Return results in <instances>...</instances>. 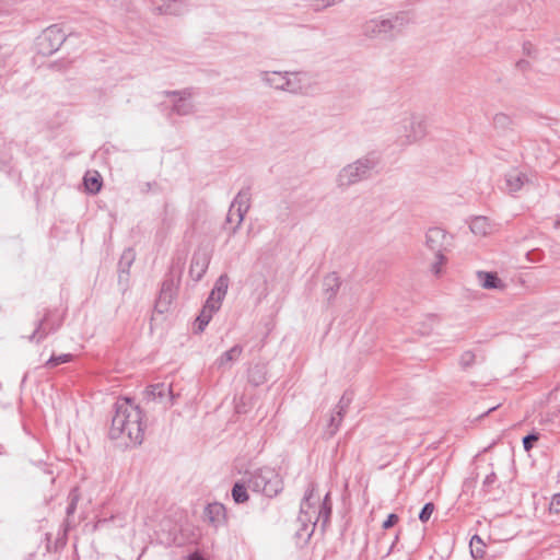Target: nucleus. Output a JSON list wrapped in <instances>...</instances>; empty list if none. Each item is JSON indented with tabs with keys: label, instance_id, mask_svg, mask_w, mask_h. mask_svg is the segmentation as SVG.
I'll use <instances>...</instances> for the list:
<instances>
[{
	"label": "nucleus",
	"instance_id": "nucleus-23",
	"mask_svg": "<svg viewBox=\"0 0 560 560\" xmlns=\"http://www.w3.org/2000/svg\"><path fill=\"white\" fill-rule=\"evenodd\" d=\"M331 510H332V503L330 500V494L327 493L323 499V502L320 504V508H319V511L317 513V517L315 521L316 524L318 522H320V526L323 529H325V527L327 526V524L330 521Z\"/></svg>",
	"mask_w": 560,
	"mask_h": 560
},
{
	"label": "nucleus",
	"instance_id": "nucleus-47",
	"mask_svg": "<svg viewBox=\"0 0 560 560\" xmlns=\"http://www.w3.org/2000/svg\"><path fill=\"white\" fill-rule=\"evenodd\" d=\"M234 217H236L235 209H232V207H230L226 215V222L232 223L235 220Z\"/></svg>",
	"mask_w": 560,
	"mask_h": 560
},
{
	"label": "nucleus",
	"instance_id": "nucleus-7",
	"mask_svg": "<svg viewBox=\"0 0 560 560\" xmlns=\"http://www.w3.org/2000/svg\"><path fill=\"white\" fill-rule=\"evenodd\" d=\"M397 142L400 145H408L420 139L427 133V124L423 119L416 116L405 117L397 126Z\"/></svg>",
	"mask_w": 560,
	"mask_h": 560
},
{
	"label": "nucleus",
	"instance_id": "nucleus-41",
	"mask_svg": "<svg viewBox=\"0 0 560 560\" xmlns=\"http://www.w3.org/2000/svg\"><path fill=\"white\" fill-rule=\"evenodd\" d=\"M351 401H352V395L350 393L346 392L341 396V398L337 405V408H339L341 410H347L348 407L350 406Z\"/></svg>",
	"mask_w": 560,
	"mask_h": 560
},
{
	"label": "nucleus",
	"instance_id": "nucleus-13",
	"mask_svg": "<svg viewBox=\"0 0 560 560\" xmlns=\"http://www.w3.org/2000/svg\"><path fill=\"white\" fill-rule=\"evenodd\" d=\"M50 315H51V312L47 310L44 317L37 320L34 331L28 337L30 341H35V342L39 343L49 334L55 332L59 328L60 323H57V324L51 323Z\"/></svg>",
	"mask_w": 560,
	"mask_h": 560
},
{
	"label": "nucleus",
	"instance_id": "nucleus-53",
	"mask_svg": "<svg viewBox=\"0 0 560 560\" xmlns=\"http://www.w3.org/2000/svg\"><path fill=\"white\" fill-rule=\"evenodd\" d=\"M555 228H556V229L560 228V220H558V221H556V222H555Z\"/></svg>",
	"mask_w": 560,
	"mask_h": 560
},
{
	"label": "nucleus",
	"instance_id": "nucleus-43",
	"mask_svg": "<svg viewBox=\"0 0 560 560\" xmlns=\"http://www.w3.org/2000/svg\"><path fill=\"white\" fill-rule=\"evenodd\" d=\"M398 521H399L398 515L395 513H390V514H388L387 518L383 522L382 527L384 529H389L393 526H395L398 523Z\"/></svg>",
	"mask_w": 560,
	"mask_h": 560
},
{
	"label": "nucleus",
	"instance_id": "nucleus-35",
	"mask_svg": "<svg viewBox=\"0 0 560 560\" xmlns=\"http://www.w3.org/2000/svg\"><path fill=\"white\" fill-rule=\"evenodd\" d=\"M476 362V354L471 350L464 351L459 358V365L462 369L467 370Z\"/></svg>",
	"mask_w": 560,
	"mask_h": 560
},
{
	"label": "nucleus",
	"instance_id": "nucleus-9",
	"mask_svg": "<svg viewBox=\"0 0 560 560\" xmlns=\"http://www.w3.org/2000/svg\"><path fill=\"white\" fill-rule=\"evenodd\" d=\"M166 96L174 97L175 101L172 106V113L186 116L195 112V105L190 102L194 96V90L188 88L180 91H165Z\"/></svg>",
	"mask_w": 560,
	"mask_h": 560
},
{
	"label": "nucleus",
	"instance_id": "nucleus-26",
	"mask_svg": "<svg viewBox=\"0 0 560 560\" xmlns=\"http://www.w3.org/2000/svg\"><path fill=\"white\" fill-rule=\"evenodd\" d=\"M248 382L254 386H259L266 382L265 364H255L248 369Z\"/></svg>",
	"mask_w": 560,
	"mask_h": 560
},
{
	"label": "nucleus",
	"instance_id": "nucleus-46",
	"mask_svg": "<svg viewBox=\"0 0 560 560\" xmlns=\"http://www.w3.org/2000/svg\"><path fill=\"white\" fill-rule=\"evenodd\" d=\"M158 183L156 182H147L143 184V187H142V191L143 192H148V191H151V190H155L158 188Z\"/></svg>",
	"mask_w": 560,
	"mask_h": 560
},
{
	"label": "nucleus",
	"instance_id": "nucleus-48",
	"mask_svg": "<svg viewBox=\"0 0 560 560\" xmlns=\"http://www.w3.org/2000/svg\"><path fill=\"white\" fill-rule=\"evenodd\" d=\"M347 410H341L339 408L336 407L334 413L338 416V421H342L345 415H346Z\"/></svg>",
	"mask_w": 560,
	"mask_h": 560
},
{
	"label": "nucleus",
	"instance_id": "nucleus-29",
	"mask_svg": "<svg viewBox=\"0 0 560 560\" xmlns=\"http://www.w3.org/2000/svg\"><path fill=\"white\" fill-rule=\"evenodd\" d=\"M470 553L474 559H482L486 551V545L483 540L478 536L474 535L469 542Z\"/></svg>",
	"mask_w": 560,
	"mask_h": 560
},
{
	"label": "nucleus",
	"instance_id": "nucleus-36",
	"mask_svg": "<svg viewBox=\"0 0 560 560\" xmlns=\"http://www.w3.org/2000/svg\"><path fill=\"white\" fill-rule=\"evenodd\" d=\"M493 125L495 128L505 129L511 125V118L503 113H499L493 117Z\"/></svg>",
	"mask_w": 560,
	"mask_h": 560
},
{
	"label": "nucleus",
	"instance_id": "nucleus-52",
	"mask_svg": "<svg viewBox=\"0 0 560 560\" xmlns=\"http://www.w3.org/2000/svg\"><path fill=\"white\" fill-rule=\"evenodd\" d=\"M7 12H9V9H8V8H2V7L0 5V14H2V13H7Z\"/></svg>",
	"mask_w": 560,
	"mask_h": 560
},
{
	"label": "nucleus",
	"instance_id": "nucleus-45",
	"mask_svg": "<svg viewBox=\"0 0 560 560\" xmlns=\"http://www.w3.org/2000/svg\"><path fill=\"white\" fill-rule=\"evenodd\" d=\"M336 0H313L315 10L319 11L335 4Z\"/></svg>",
	"mask_w": 560,
	"mask_h": 560
},
{
	"label": "nucleus",
	"instance_id": "nucleus-28",
	"mask_svg": "<svg viewBox=\"0 0 560 560\" xmlns=\"http://www.w3.org/2000/svg\"><path fill=\"white\" fill-rule=\"evenodd\" d=\"M208 260L205 256H194L190 265V273L194 276L196 272V279L200 280L206 272Z\"/></svg>",
	"mask_w": 560,
	"mask_h": 560
},
{
	"label": "nucleus",
	"instance_id": "nucleus-10",
	"mask_svg": "<svg viewBox=\"0 0 560 560\" xmlns=\"http://www.w3.org/2000/svg\"><path fill=\"white\" fill-rule=\"evenodd\" d=\"M178 282L172 275H167L162 282L161 290L155 302V310L159 313H165L177 294Z\"/></svg>",
	"mask_w": 560,
	"mask_h": 560
},
{
	"label": "nucleus",
	"instance_id": "nucleus-4",
	"mask_svg": "<svg viewBox=\"0 0 560 560\" xmlns=\"http://www.w3.org/2000/svg\"><path fill=\"white\" fill-rule=\"evenodd\" d=\"M407 22L404 13L388 19H372L363 24L362 32L369 38H392L401 31Z\"/></svg>",
	"mask_w": 560,
	"mask_h": 560
},
{
	"label": "nucleus",
	"instance_id": "nucleus-2",
	"mask_svg": "<svg viewBox=\"0 0 560 560\" xmlns=\"http://www.w3.org/2000/svg\"><path fill=\"white\" fill-rule=\"evenodd\" d=\"M376 165L377 160L370 154L345 165L336 177L337 186L345 189L369 179Z\"/></svg>",
	"mask_w": 560,
	"mask_h": 560
},
{
	"label": "nucleus",
	"instance_id": "nucleus-21",
	"mask_svg": "<svg viewBox=\"0 0 560 560\" xmlns=\"http://www.w3.org/2000/svg\"><path fill=\"white\" fill-rule=\"evenodd\" d=\"M135 260V254L132 249L124 250L118 261V279L119 282L127 281L129 275V268Z\"/></svg>",
	"mask_w": 560,
	"mask_h": 560
},
{
	"label": "nucleus",
	"instance_id": "nucleus-25",
	"mask_svg": "<svg viewBox=\"0 0 560 560\" xmlns=\"http://www.w3.org/2000/svg\"><path fill=\"white\" fill-rule=\"evenodd\" d=\"M242 351L243 348L238 345H235L230 350L223 352L215 362L218 368L224 369L226 366H231L232 362L242 354Z\"/></svg>",
	"mask_w": 560,
	"mask_h": 560
},
{
	"label": "nucleus",
	"instance_id": "nucleus-20",
	"mask_svg": "<svg viewBox=\"0 0 560 560\" xmlns=\"http://www.w3.org/2000/svg\"><path fill=\"white\" fill-rule=\"evenodd\" d=\"M205 515L207 520L214 526H218L225 520V508L219 502L207 505Z\"/></svg>",
	"mask_w": 560,
	"mask_h": 560
},
{
	"label": "nucleus",
	"instance_id": "nucleus-34",
	"mask_svg": "<svg viewBox=\"0 0 560 560\" xmlns=\"http://www.w3.org/2000/svg\"><path fill=\"white\" fill-rule=\"evenodd\" d=\"M298 75H287L285 84H283L282 91H287L290 93H298L301 91L302 86L300 81L296 79Z\"/></svg>",
	"mask_w": 560,
	"mask_h": 560
},
{
	"label": "nucleus",
	"instance_id": "nucleus-1",
	"mask_svg": "<svg viewBox=\"0 0 560 560\" xmlns=\"http://www.w3.org/2000/svg\"><path fill=\"white\" fill-rule=\"evenodd\" d=\"M114 409L109 438L120 440L125 445L141 444L144 431L141 409L126 397L117 399Z\"/></svg>",
	"mask_w": 560,
	"mask_h": 560
},
{
	"label": "nucleus",
	"instance_id": "nucleus-8",
	"mask_svg": "<svg viewBox=\"0 0 560 560\" xmlns=\"http://www.w3.org/2000/svg\"><path fill=\"white\" fill-rule=\"evenodd\" d=\"M67 35L61 26L54 24L42 32L36 39L38 54L50 56L65 43Z\"/></svg>",
	"mask_w": 560,
	"mask_h": 560
},
{
	"label": "nucleus",
	"instance_id": "nucleus-50",
	"mask_svg": "<svg viewBox=\"0 0 560 560\" xmlns=\"http://www.w3.org/2000/svg\"><path fill=\"white\" fill-rule=\"evenodd\" d=\"M499 406H493V407H490L485 413H482L480 417H485L487 415H489L490 412H492L493 410H495Z\"/></svg>",
	"mask_w": 560,
	"mask_h": 560
},
{
	"label": "nucleus",
	"instance_id": "nucleus-49",
	"mask_svg": "<svg viewBox=\"0 0 560 560\" xmlns=\"http://www.w3.org/2000/svg\"><path fill=\"white\" fill-rule=\"evenodd\" d=\"M517 67L522 70H525L528 67V62L525 60H521L517 62Z\"/></svg>",
	"mask_w": 560,
	"mask_h": 560
},
{
	"label": "nucleus",
	"instance_id": "nucleus-31",
	"mask_svg": "<svg viewBox=\"0 0 560 560\" xmlns=\"http://www.w3.org/2000/svg\"><path fill=\"white\" fill-rule=\"evenodd\" d=\"M84 185L89 192L96 194L102 188V178L97 172L94 175L84 177Z\"/></svg>",
	"mask_w": 560,
	"mask_h": 560
},
{
	"label": "nucleus",
	"instance_id": "nucleus-16",
	"mask_svg": "<svg viewBox=\"0 0 560 560\" xmlns=\"http://www.w3.org/2000/svg\"><path fill=\"white\" fill-rule=\"evenodd\" d=\"M505 190L510 194L517 192L523 186L528 183V177L525 173L513 170L505 174Z\"/></svg>",
	"mask_w": 560,
	"mask_h": 560
},
{
	"label": "nucleus",
	"instance_id": "nucleus-51",
	"mask_svg": "<svg viewBox=\"0 0 560 560\" xmlns=\"http://www.w3.org/2000/svg\"><path fill=\"white\" fill-rule=\"evenodd\" d=\"M548 400H549V402H551V401H553V400H557V395H556V393H550Z\"/></svg>",
	"mask_w": 560,
	"mask_h": 560
},
{
	"label": "nucleus",
	"instance_id": "nucleus-30",
	"mask_svg": "<svg viewBox=\"0 0 560 560\" xmlns=\"http://www.w3.org/2000/svg\"><path fill=\"white\" fill-rule=\"evenodd\" d=\"M80 491H79V488H73L70 490L69 494H68V506L66 509V513H67V518H66V524L69 525V518L71 515L74 514L75 510H77V505H78V502L80 500Z\"/></svg>",
	"mask_w": 560,
	"mask_h": 560
},
{
	"label": "nucleus",
	"instance_id": "nucleus-17",
	"mask_svg": "<svg viewBox=\"0 0 560 560\" xmlns=\"http://www.w3.org/2000/svg\"><path fill=\"white\" fill-rule=\"evenodd\" d=\"M260 79L268 86L273 88L276 90H281L283 84H285L287 75H299L298 72H278V71H261Z\"/></svg>",
	"mask_w": 560,
	"mask_h": 560
},
{
	"label": "nucleus",
	"instance_id": "nucleus-22",
	"mask_svg": "<svg viewBox=\"0 0 560 560\" xmlns=\"http://www.w3.org/2000/svg\"><path fill=\"white\" fill-rule=\"evenodd\" d=\"M477 277L485 289H503L504 284L495 272L478 271Z\"/></svg>",
	"mask_w": 560,
	"mask_h": 560
},
{
	"label": "nucleus",
	"instance_id": "nucleus-24",
	"mask_svg": "<svg viewBox=\"0 0 560 560\" xmlns=\"http://www.w3.org/2000/svg\"><path fill=\"white\" fill-rule=\"evenodd\" d=\"M248 489L249 488L247 487V479L244 476L241 480L236 481L232 488L231 494L234 502L241 504L248 501Z\"/></svg>",
	"mask_w": 560,
	"mask_h": 560
},
{
	"label": "nucleus",
	"instance_id": "nucleus-19",
	"mask_svg": "<svg viewBox=\"0 0 560 560\" xmlns=\"http://www.w3.org/2000/svg\"><path fill=\"white\" fill-rule=\"evenodd\" d=\"M229 283H230V279L228 277V275H221L215 283H214V287L212 289V291L210 292V295L208 299H213V302L215 304H219V306H221V303L228 292V288H229Z\"/></svg>",
	"mask_w": 560,
	"mask_h": 560
},
{
	"label": "nucleus",
	"instance_id": "nucleus-39",
	"mask_svg": "<svg viewBox=\"0 0 560 560\" xmlns=\"http://www.w3.org/2000/svg\"><path fill=\"white\" fill-rule=\"evenodd\" d=\"M433 511H434V504L432 502L425 503L419 513V520L422 523L428 522L430 520Z\"/></svg>",
	"mask_w": 560,
	"mask_h": 560
},
{
	"label": "nucleus",
	"instance_id": "nucleus-42",
	"mask_svg": "<svg viewBox=\"0 0 560 560\" xmlns=\"http://www.w3.org/2000/svg\"><path fill=\"white\" fill-rule=\"evenodd\" d=\"M341 422L342 421H338V416L332 412L328 424L329 435H334L338 431Z\"/></svg>",
	"mask_w": 560,
	"mask_h": 560
},
{
	"label": "nucleus",
	"instance_id": "nucleus-37",
	"mask_svg": "<svg viewBox=\"0 0 560 560\" xmlns=\"http://www.w3.org/2000/svg\"><path fill=\"white\" fill-rule=\"evenodd\" d=\"M539 440L537 432H532L523 438V447L526 452H529L534 444Z\"/></svg>",
	"mask_w": 560,
	"mask_h": 560
},
{
	"label": "nucleus",
	"instance_id": "nucleus-12",
	"mask_svg": "<svg viewBox=\"0 0 560 560\" xmlns=\"http://www.w3.org/2000/svg\"><path fill=\"white\" fill-rule=\"evenodd\" d=\"M250 188L245 187L242 188L238 194L233 199L231 207L235 209L236 214V225L233 228L232 233H235L237 229L241 226L245 214L250 208Z\"/></svg>",
	"mask_w": 560,
	"mask_h": 560
},
{
	"label": "nucleus",
	"instance_id": "nucleus-44",
	"mask_svg": "<svg viewBox=\"0 0 560 560\" xmlns=\"http://www.w3.org/2000/svg\"><path fill=\"white\" fill-rule=\"evenodd\" d=\"M550 512L560 513V492L556 493L549 504Z\"/></svg>",
	"mask_w": 560,
	"mask_h": 560
},
{
	"label": "nucleus",
	"instance_id": "nucleus-27",
	"mask_svg": "<svg viewBox=\"0 0 560 560\" xmlns=\"http://www.w3.org/2000/svg\"><path fill=\"white\" fill-rule=\"evenodd\" d=\"M490 229V223L486 217H476L470 222V230L476 235H487Z\"/></svg>",
	"mask_w": 560,
	"mask_h": 560
},
{
	"label": "nucleus",
	"instance_id": "nucleus-3",
	"mask_svg": "<svg viewBox=\"0 0 560 560\" xmlns=\"http://www.w3.org/2000/svg\"><path fill=\"white\" fill-rule=\"evenodd\" d=\"M244 476L247 479V487L254 492L272 498L282 491V479L272 468H259L255 471L246 472Z\"/></svg>",
	"mask_w": 560,
	"mask_h": 560
},
{
	"label": "nucleus",
	"instance_id": "nucleus-40",
	"mask_svg": "<svg viewBox=\"0 0 560 560\" xmlns=\"http://www.w3.org/2000/svg\"><path fill=\"white\" fill-rule=\"evenodd\" d=\"M526 257L530 262H539L544 258V252L539 248H534L527 252Z\"/></svg>",
	"mask_w": 560,
	"mask_h": 560
},
{
	"label": "nucleus",
	"instance_id": "nucleus-18",
	"mask_svg": "<svg viewBox=\"0 0 560 560\" xmlns=\"http://www.w3.org/2000/svg\"><path fill=\"white\" fill-rule=\"evenodd\" d=\"M340 285L341 280L336 272H330L327 276H325L323 280V292L324 295L326 296L328 304H330L335 300L340 289Z\"/></svg>",
	"mask_w": 560,
	"mask_h": 560
},
{
	"label": "nucleus",
	"instance_id": "nucleus-15",
	"mask_svg": "<svg viewBox=\"0 0 560 560\" xmlns=\"http://www.w3.org/2000/svg\"><path fill=\"white\" fill-rule=\"evenodd\" d=\"M221 306L213 302V299H207L200 314L196 318V331L201 332L212 318V315L219 311Z\"/></svg>",
	"mask_w": 560,
	"mask_h": 560
},
{
	"label": "nucleus",
	"instance_id": "nucleus-5",
	"mask_svg": "<svg viewBox=\"0 0 560 560\" xmlns=\"http://www.w3.org/2000/svg\"><path fill=\"white\" fill-rule=\"evenodd\" d=\"M453 236L445 230L434 226L430 228L425 233V246L434 256L435 261L432 264V272L439 275L441 266L446 261L444 253L452 246Z\"/></svg>",
	"mask_w": 560,
	"mask_h": 560
},
{
	"label": "nucleus",
	"instance_id": "nucleus-32",
	"mask_svg": "<svg viewBox=\"0 0 560 560\" xmlns=\"http://www.w3.org/2000/svg\"><path fill=\"white\" fill-rule=\"evenodd\" d=\"M73 360V355L71 353H62L59 355L52 354L44 364V368L54 369L60 364H65L71 362Z\"/></svg>",
	"mask_w": 560,
	"mask_h": 560
},
{
	"label": "nucleus",
	"instance_id": "nucleus-38",
	"mask_svg": "<svg viewBox=\"0 0 560 560\" xmlns=\"http://www.w3.org/2000/svg\"><path fill=\"white\" fill-rule=\"evenodd\" d=\"M497 481H498V478H497L495 472L491 471L490 474H488L486 476V478L483 480L482 490L486 493L491 492V490L493 489V486L497 483Z\"/></svg>",
	"mask_w": 560,
	"mask_h": 560
},
{
	"label": "nucleus",
	"instance_id": "nucleus-33",
	"mask_svg": "<svg viewBox=\"0 0 560 560\" xmlns=\"http://www.w3.org/2000/svg\"><path fill=\"white\" fill-rule=\"evenodd\" d=\"M540 423H551L560 416V406L550 407L546 412L540 415Z\"/></svg>",
	"mask_w": 560,
	"mask_h": 560
},
{
	"label": "nucleus",
	"instance_id": "nucleus-11",
	"mask_svg": "<svg viewBox=\"0 0 560 560\" xmlns=\"http://www.w3.org/2000/svg\"><path fill=\"white\" fill-rule=\"evenodd\" d=\"M143 395L147 401H159L164 408L173 405L174 394L171 384H152L145 388Z\"/></svg>",
	"mask_w": 560,
	"mask_h": 560
},
{
	"label": "nucleus",
	"instance_id": "nucleus-6",
	"mask_svg": "<svg viewBox=\"0 0 560 560\" xmlns=\"http://www.w3.org/2000/svg\"><path fill=\"white\" fill-rule=\"evenodd\" d=\"M315 487L313 483H310L304 498L301 502L300 506V515L298 517V522L300 523V528L295 533V537L304 542H307L312 537L316 522L313 521V515L316 513V510L311 502V499L314 495Z\"/></svg>",
	"mask_w": 560,
	"mask_h": 560
},
{
	"label": "nucleus",
	"instance_id": "nucleus-14",
	"mask_svg": "<svg viewBox=\"0 0 560 560\" xmlns=\"http://www.w3.org/2000/svg\"><path fill=\"white\" fill-rule=\"evenodd\" d=\"M159 14L179 15L186 11L187 0H151Z\"/></svg>",
	"mask_w": 560,
	"mask_h": 560
}]
</instances>
